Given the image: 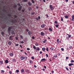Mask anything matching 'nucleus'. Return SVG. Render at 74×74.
I'll list each match as a JSON object with an SVG mask.
<instances>
[{"label":"nucleus","instance_id":"nucleus-53","mask_svg":"<svg viewBox=\"0 0 74 74\" xmlns=\"http://www.w3.org/2000/svg\"><path fill=\"white\" fill-rule=\"evenodd\" d=\"M15 39H16V40H18V37H17L15 38Z\"/></svg>","mask_w":74,"mask_h":74},{"label":"nucleus","instance_id":"nucleus-44","mask_svg":"<svg viewBox=\"0 0 74 74\" xmlns=\"http://www.w3.org/2000/svg\"><path fill=\"white\" fill-rule=\"evenodd\" d=\"M55 26H56V28H58L59 26L58 25H55Z\"/></svg>","mask_w":74,"mask_h":74},{"label":"nucleus","instance_id":"nucleus-27","mask_svg":"<svg viewBox=\"0 0 74 74\" xmlns=\"http://www.w3.org/2000/svg\"><path fill=\"white\" fill-rule=\"evenodd\" d=\"M73 65V63L69 64V66H71V65Z\"/></svg>","mask_w":74,"mask_h":74},{"label":"nucleus","instance_id":"nucleus-62","mask_svg":"<svg viewBox=\"0 0 74 74\" xmlns=\"http://www.w3.org/2000/svg\"><path fill=\"white\" fill-rule=\"evenodd\" d=\"M26 31L27 32H28L29 31V29H27Z\"/></svg>","mask_w":74,"mask_h":74},{"label":"nucleus","instance_id":"nucleus-54","mask_svg":"<svg viewBox=\"0 0 74 74\" xmlns=\"http://www.w3.org/2000/svg\"><path fill=\"white\" fill-rule=\"evenodd\" d=\"M32 39H35V37L34 36H33L32 37Z\"/></svg>","mask_w":74,"mask_h":74},{"label":"nucleus","instance_id":"nucleus-55","mask_svg":"<svg viewBox=\"0 0 74 74\" xmlns=\"http://www.w3.org/2000/svg\"><path fill=\"white\" fill-rule=\"evenodd\" d=\"M9 74H12V72L11 71H10L9 72Z\"/></svg>","mask_w":74,"mask_h":74},{"label":"nucleus","instance_id":"nucleus-31","mask_svg":"<svg viewBox=\"0 0 74 74\" xmlns=\"http://www.w3.org/2000/svg\"><path fill=\"white\" fill-rule=\"evenodd\" d=\"M1 73H4L5 71L4 70H1Z\"/></svg>","mask_w":74,"mask_h":74},{"label":"nucleus","instance_id":"nucleus-20","mask_svg":"<svg viewBox=\"0 0 74 74\" xmlns=\"http://www.w3.org/2000/svg\"><path fill=\"white\" fill-rule=\"evenodd\" d=\"M5 62L6 63V64H8L9 62V61L8 60H5Z\"/></svg>","mask_w":74,"mask_h":74},{"label":"nucleus","instance_id":"nucleus-51","mask_svg":"<svg viewBox=\"0 0 74 74\" xmlns=\"http://www.w3.org/2000/svg\"><path fill=\"white\" fill-rule=\"evenodd\" d=\"M20 37L21 39H23V36H20Z\"/></svg>","mask_w":74,"mask_h":74},{"label":"nucleus","instance_id":"nucleus-34","mask_svg":"<svg viewBox=\"0 0 74 74\" xmlns=\"http://www.w3.org/2000/svg\"><path fill=\"white\" fill-rule=\"evenodd\" d=\"M20 42L21 44H23L24 43V42L23 41H20Z\"/></svg>","mask_w":74,"mask_h":74},{"label":"nucleus","instance_id":"nucleus-42","mask_svg":"<svg viewBox=\"0 0 74 74\" xmlns=\"http://www.w3.org/2000/svg\"><path fill=\"white\" fill-rule=\"evenodd\" d=\"M27 73L29 74V70L27 69Z\"/></svg>","mask_w":74,"mask_h":74},{"label":"nucleus","instance_id":"nucleus-64","mask_svg":"<svg viewBox=\"0 0 74 74\" xmlns=\"http://www.w3.org/2000/svg\"><path fill=\"white\" fill-rule=\"evenodd\" d=\"M36 46H38V43H36Z\"/></svg>","mask_w":74,"mask_h":74},{"label":"nucleus","instance_id":"nucleus-56","mask_svg":"<svg viewBox=\"0 0 74 74\" xmlns=\"http://www.w3.org/2000/svg\"><path fill=\"white\" fill-rule=\"evenodd\" d=\"M46 57H47V58H48L49 57V56H48V54H46Z\"/></svg>","mask_w":74,"mask_h":74},{"label":"nucleus","instance_id":"nucleus-23","mask_svg":"<svg viewBox=\"0 0 74 74\" xmlns=\"http://www.w3.org/2000/svg\"><path fill=\"white\" fill-rule=\"evenodd\" d=\"M28 9L29 11H30L31 10H32V8L31 7H29L28 8Z\"/></svg>","mask_w":74,"mask_h":74},{"label":"nucleus","instance_id":"nucleus-43","mask_svg":"<svg viewBox=\"0 0 74 74\" xmlns=\"http://www.w3.org/2000/svg\"><path fill=\"white\" fill-rule=\"evenodd\" d=\"M17 7V5H14V8H16Z\"/></svg>","mask_w":74,"mask_h":74},{"label":"nucleus","instance_id":"nucleus-52","mask_svg":"<svg viewBox=\"0 0 74 74\" xmlns=\"http://www.w3.org/2000/svg\"><path fill=\"white\" fill-rule=\"evenodd\" d=\"M46 16L47 18H48L49 17V16L48 14H46Z\"/></svg>","mask_w":74,"mask_h":74},{"label":"nucleus","instance_id":"nucleus-19","mask_svg":"<svg viewBox=\"0 0 74 74\" xmlns=\"http://www.w3.org/2000/svg\"><path fill=\"white\" fill-rule=\"evenodd\" d=\"M11 44H12V42L11 41H10L8 42V45H11Z\"/></svg>","mask_w":74,"mask_h":74},{"label":"nucleus","instance_id":"nucleus-12","mask_svg":"<svg viewBox=\"0 0 74 74\" xmlns=\"http://www.w3.org/2000/svg\"><path fill=\"white\" fill-rule=\"evenodd\" d=\"M43 61V62H45L46 61V60L45 58H43L42 60H41V61Z\"/></svg>","mask_w":74,"mask_h":74},{"label":"nucleus","instance_id":"nucleus-33","mask_svg":"<svg viewBox=\"0 0 74 74\" xmlns=\"http://www.w3.org/2000/svg\"><path fill=\"white\" fill-rule=\"evenodd\" d=\"M31 2H32V3L33 4H34L35 3V1L34 0H31Z\"/></svg>","mask_w":74,"mask_h":74},{"label":"nucleus","instance_id":"nucleus-5","mask_svg":"<svg viewBox=\"0 0 74 74\" xmlns=\"http://www.w3.org/2000/svg\"><path fill=\"white\" fill-rule=\"evenodd\" d=\"M21 73H23L24 72V69H21Z\"/></svg>","mask_w":74,"mask_h":74},{"label":"nucleus","instance_id":"nucleus-48","mask_svg":"<svg viewBox=\"0 0 74 74\" xmlns=\"http://www.w3.org/2000/svg\"><path fill=\"white\" fill-rule=\"evenodd\" d=\"M27 51H29L30 50V49H29V48H27Z\"/></svg>","mask_w":74,"mask_h":74},{"label":"nucleus","instance_id":"nucleus-10","mask_svg":"<svg viewBox=\"0 0 74 74\" xmlns=\"http://www.w3.org/2000/svg\"><path fill=\"white\" fill-rule=\"evenodd\" d=\"M12 36H10L9 37V39L10 40H13V39L12 38Z\"/></svg>","mask_w":74,"mask_h":74},{"label":"nucleus","instance_id":"nucleus-15","mask_svg":"<svg viewBox=\"0 0 74 74\" xmlns=\"http://www.w3.org/2000/svg\"><path fill=\"white\" fill-rule=\"evenodd\" d=\"M28 4V5H29V6H30L32 4V3L30 2H28V3H27Z\"/></svg>","mask_w":74,"mask_h":74},{"label":"nucleus","instance_id":"nucleus-50","mask_svg":"<svg viewBox=\"0 0 74 74\" xmlns=\"http://www.w3.org/2000/svg\"><path fill=\"white\" fill-rule=\"evenodd\" d=\"M46 50L47 51H48V47H47L46 49Z\"/></svg>","mask_w":74,"mask_h":74},{"label":"nucleus","instance_id":"nucleus-38","mask_svg":"<svg viewBox=\"0 0 74 74\" xmlns=\"http://www.w3.org/2000/svg\"><path fill=\"white\" fill-rule=\"evenodd\" d=\"M1 34L2 35H4L5 34V33L4 32H1Z\"/></svg>","mask_w":74,"mask_h":74},{"label":"nucleus","instance_id":"nucleus-30","mask_svg":"<svg viewBox=\"0 0 74 74\" xmlns=\"http://www.w3.org/2000/svg\"><path fill=\"white\" fill-rule=\"evenodd\" d=\"M33 48L34 49H36V47L34 45H33Z\"/></svg>","mask_w":74,"mask_h":74},{"label":"nucleus","instance_id":"nucleus-61","mask_svg":"<svg viewBox=\"0 0 74 74\" xmlns=\"http://www.w3.org/2000/svg\"><path fill=\"white\" fill-rule=\"evenodd\" d=\"M65 68L66 70H69L68 68L67 67H66Z\"/></svg>","mask_w":74,"mask_h":74},{"label":"nucleus","instance_id":"nucleus-7","mask_svg":"<svg viewBox=\"0 0 74 74\" xmlns=\"http://www.w3.org/2000/svg\"><path fill=\"white\" fill-rule=\"evenodd\" d=\"M22 6H20L19 8L18 9V10L19 11H21L22 9Z\"/></svg>","mask_w":74,"mask_h":74},{"label":"nucleus","instance_id":"nucleus-60","mask_svg":"<svg viewBox=\"0 0 74 74\" xmlns=\"http://www.w3.org/2000/svg\"><path fill=\"white\" fill-rule=\"evenodd\" d=\"M21 11H22L23 12H25V10L23 9H22V10H21Z\"/></svg>","mask_w":74,"mask_h":74},{"label":"nucleus","instance_id":"nucleus-36","mask_svg":"<svg viewBox=\"0 0 74 74\" xmlns=\"http://www.w3.org/2000/svg\"><path fill=\"white\" fill-rule=\"evenodd\" d=\"M65 18H66V19H68L69 18V16H64Z\"/></svg>","mask_w":74,"mask_h":74},{"label":"nucleus","instance_id":"nucleus-6","mask_svg":"<svg viewBox=\"0 0 74 74\" xmlns=\"http://www.w3.org/2000/svg\"><path fill=\"white\" fill-rule=\"evenodd\" d=\"M45 26V24H43L42 25H41V27L42 28H44Z\"/></svg>","mask_w":74,"mask_h":74},{"label":"nucleus","instance_id":"nucleus-35","mask_svg":"<svg viewBox=\"0 0 74 74\" xmlns=\"http://www.w3.org/2000/svg\"><path fill=\"white\" fill-rule=\"evenodd\" d=\"M47 41V40L46 39H45L44 41H43V43H45Z\"/></svg>","mask_w":74,"mask_h":74},{"label":"nucleus","instance_id":"nucleus-40","mask_svg":"<svg viewBox=\"0 0 74 74\" xmlns=\"http://www.w3.org/2000/svg\"><path fill=\"white\" fill-rule=\"evenodd\" d=\"M35 14V12H34L31 13V14H32V15Z\"/></svg>","mask_w":74,"mask_h":74},{"label":"nucleus","instance_id":"nucleus-4","mask_svg":"<svg viewBox=\"0 0 74 74\" xmlns=\"http://www.w3.org/2000/svg\"><path fill=\"white\" fill-rule=\"evenodd\" d=\"M11 28L12 27H10L8 28V31L9 33L11 31Z\"/></svg>","mask_w":74,"mask_h":74},{"label":"nucleus","instance_id":"nucleus-46","mask_svg":"<svg viewBox=\"0 0 74 74\" xmlns=\"http://www.w3.org/2000/svg\"><path fill=\"white\" fill-rule=\"evenodd\" d=\"M17 5L19 6H21V4H20V3H18Z\"/></svg>","mask_w":74,"mask_h":74},{"label":"nucleus","instance_id":"nucleus-49","mask_svg":"<svg viewBox=\"0 0 74 74\" xmlns=\"http://www.w3.org/2000/svg\"><path fill=\"white\" fill-rule=\"evenodd\" d=\"M14 17L15 18H16L18 17L17 16H16V15H14Z\"/></svg>","mask_w":74,"mask_h":74},{"label":"nucleus","instance_id":"nucleus-28","mask_svg":"<svg viewBox=\"0 0 74 74\" xmlns=\"http://www.w3.org/2000/svg\"><path fill=\"white\" fill-rule=\"evenodd\" d=\"M57 55L58 56H60L61 55L60 53H57Z\"/></svg>","mask_w":74,"mask_h":74},{"label":"nucleus","instance_id":"nucleus-63","mask_svg":"<svg viewBox=\"0 0 74 74\" xmlns=\"http://www.w3.org/2000/svg\"><path fill=\"white\" fill-rule=\"evenodd\" d=\"M3 11L4 12H6V10H4H4H3Z\"/></svg>","mask_w":74,"mask_h":74},{"label":"nucleus","instance_id":"nucleus-22","mask_svg":"<svg viewBox=\"0 0 74 74\" xmlns=\"http://www.w3.org/2000/svg\"><path fill=\"white\" fill-rule=\"evenodd\" d=\"M33 62V61L32 60H30L29 61V63H30V64H32Z\"/></svg>","mask_w":74,"mask_h":74},{"label":"nucleus","instance_id":"nucleus-11","mask_svg":"<svg viewBox=\"0 0 74 74\" xmlns=\"http://www.w3.org/2000/svg\"><path fill=\"white\" fill-rule=\"evenodd\" d=\"M9 54L11 57H13L14 55V54L12 53H10Z\"/></svg>","mask_w":74,"mask_h":74},{"label":"nucleus","instance_id":"nucleus-45","mask_svg":"<svg viewBox=\"0 0 74 74\" xmlns=\"http://www.w3.org/2000/svg\"><path fill=\"white\" fill-rule=\"evenodd\" d=\"M71 63L74 62V60H71Z\"/></svg>","mask_w":74,"mask_h":74},{"label":"nucleus","instance_id":"nucleus-24","mask_svg":"<svg viewBox=\"0 0 74 74\" xmlns=\"http://www.w3.org/2000/svg\"><path fill=\"white\" fill-rule=\"evenodd\" d=\"M50 49L51 51H52L54 49V48L53 47H50Z\"/></svg>","mask_w":74,"mask_h":74},{"label":"nucleus","instance_id":"nucleus-25","mask_svg":"<svg viewBox=\"0 0 74 74\" xmlns=\"http://www.w3.org/2000/svg\"><path fill=\"white\" fill-rule=\"evenodd\" d=\"M28 34H29L30 35L32 34V32L30 31H29L28 32Z\"/></svg>","mask_w":74,"mask_h":74},{"label":"nucleus","instance_id":"nucleus-26","mask_svg":"<svg viewBox=\"0 0 74 74\" xmlns=\"http://www.w3.org/2000/svg\"><path fill=\"white\" fill-rule=\"evenodd\" d=\"M3 63V61H0V64H2Z\"/></svg>","mask_w":74,"mask_h":74},{"label":"nucleus","instance_id":"nucleus-41","mask_svg":"<svg viewBox=\"0 0 74 74\" xmlns=\"http://www.w3.org/2000/svg\"><path fill=\"white\" fill-rule=\"evenodd\" d=\"M47 29V28H45L43 29V30L45 31Z\"/></svg>","mask_w":74,"mask_h":74},{"label":"nucleus","instance_id":"nucleus-32","mask_svg":"<svg viewBox=\"0 0 74 74\" xmlns=\"http://www.w3.org/2000/svg\"><path fill=\"white\" fill-rule=\"evenodd\" d=\"M8 16H9V17H11L12 16V15L11 14H8Z\"/></svg>","mask_w":74,"mask_h":74},{"label":"nucleus","instance_id":"nucleus-2","mask_svg":"<svg viewBox=\"0 0 74 74\" xmlns=\"http://www.w3.org/2000/svg\"><path fill=\"white\" fill-rule=\"evenodd\" d=\"M25 59V57L23 56H21L20 57V59L21 60H23Z\"/></svg>","mask_w":74,"mask_h":74},{"label":"nucleus","instance_id":"nucleus-16","mask_svg":"<svg viewBox=\"0 0 74 74\" xmlns=\"http://www.w3.org/2000/svg\"><path fill=\"white\" fill-rule=\"evenodd\" d=\"M46 48L45 47H43L42 49V50L43 51H45Z\"/></svg>","mask_w":74,"mask_h":74},{"label":"nucleus","instance_id":"nucleus-8","mask_svg":"<svg viewBox=\"0 0 74 74\" xmlns=\"http://www.w3.org/2000/svg\"><path fill=\"white\" fill-rule=\"evenodd\" d=\"M72 19H71V21H74V15H73L72 16Z\"/></svg>","mask_w":74,"mask_h":74},{"label":"nucleus","instance_id":"nucleus-14","mask_svg":"<svg viewBox=\"0 0 74 74\" xmlns=\"http://www.w3.org/2000/svg\"><path fill=\"white\" fill-rule=\"evenodd\" d=\"M36 50L37 51H39L40 50V48L39 47H36Z\"/></svg>","mask_w":74,"mask_h":74},{"label":"nucleus","instance_id":"nucleus-57","mask_svg":"<svg viewBox=\"0 0 74 74\" xmlns=\"http://www.w3.org/2000/svg\"><path fill=\"white\" fill-rule=\"evenodd\" d=\"M61 21H63V19L62 17H61Z\"/></svg>","mask_w":74,"mask_h":74},{"label":"nucleus","instance_id":"nucleus-1","mask_svg":"<svg viewBox=\"0 0 74 74\" xmlns=\"http://www.w3.org/2000/svg\"><path fill=\"white\" fill-rule=\"evenodd\" d=\"M11 22L15 23H18L17 21H16V19H15L14 20H12L11 21Z\"/></svg>","mask_w":74,"mask_h":74},{"label":"nucleus","instance_id":"nucleus-18","mask_svg":"<svg viewBox=\"0 0 74 74\" xmlns=\"http://www.w3.org/2000/svg\"><path fill=\"white\" fill-rule=\"evenodd\" d=\"M66 34L68 35V36H69V37L70 38L71 37V35H69L68 34L66 33Z\"/></svg>","mask_w":74,"mask_h":74},{"label":"nucleus","instance_id":"nucleus-37","mask_svg":"<svg viewBox=\"0 0 74 74\" xmlns=\"http://www.w3.org/2000/svg\"><path fill=\"white\" fill-rule=\"evenodd\" d=\"M16 72L17 73H19V70H18V69L16 70Z\"/></svg>","mask_w":74,"mask_h":74},{"label":"nucleus","instance_id":"nucleus-9","mask_svg":"<svg viewBox=\"0 0 74 74\" xmlns=\"http://www.w3.org/2000/svg\"><path fill=\"white\" fill-rule=\"evenodd\" d=\"M11 34H15V32L13 30H12L11 31Z\"/></svg>","mask_w":74,"mask_h":74},{"label":"nucleus","instance_id":"nucleus-21","mask_svg":"<svg viewBox=\"0 0 74 74\" xmlns=\"http://www.w3.org/2000/svg\"><path fill=\"white\" fill-rule=\"evenodd\" d=\"M49 30L51 32H52V29L51 28L49 27Z\"/></svg>","mask_w":74,"mask_h":74},{"label":"nucleus","instance_id":"nucleus-47","mask_svg":"<svg viewBox=\"0 0 74 74\" xmlns=\"http://www.w3.org/2000/svg\"><path fill=\"white\" fill-rule=\"evenodd\" d=\"M54 23L55 24H57L58 23V22L57 21H54Z\"/></svg>","mask_w":74,"mask_h":74},{"label":"nucleus","instance_id":"nucleus-3","mask_svg":"<svg viewBox=\"0 0 74 74\" xmlns=\"http://www.w3.org/2000/svg\"><path fill=\"white\" fill-rule=\"evenodd\" d=\"M49 8H50L51 10H54L53 7L52 6V5H50Z\"/></svg>","mask_w":74,"mask_h":74},{"label":"nucleus","instance_id":"nucleus-39","mask_svg":"<svg viewBox=\"0 0 74 74\" xmlns=\"http://www.w3.org/2000/svg\"><path fill=\"white\" fill-rule=\"evenodd\" d=\"M23 1L24 2H27V0H23Z\"/></svg>","mask_w":74,"mask_h":74},{"label":"nucleus","instance_id":"nucleus-17","mask_svg":"<svg viewBox=\"0 0 74 74\" xmlns=\"http://www.w3.org/2000/svg\"><path fill=\"white\" fill-rule=\"evenodd\" d=\"M40 34L41 35H45L44 33L42 32H41Z\"/></svg>","mask_w":74,"mask_h":74},{"label":"nucleus","instance_id":"nucleus-29","mask_svg":"<svg viewBox=\"0 0 74 74\" xmlns=\"http://www.w3.org/2000/svg\"><path fill=\"white\" fill-rule=\"evenodd\" d=\"M54 58H56L57 57V55L56 54V55H54V56H53Z\"/></svg>","mask_w":74,"mask_h":74},{"label":"nucleus","instance_id":"nucleus-59","mask_svg":"<svg viewBox=\"0 0 74 74\" xmlns=\"http://www.w3.org/2000/svg\"><path fill=\"white\" fill-rule=\"evenodd\" d=\"M61 49L62 51H64V49L63 48H62Z\"/></svg>","mask_w":74,"mask_h":74},{"label":"nucleus","instance_id":"nucleus-58","mask_svg":"<svg viewBox=\"0 0 74 74\" xmlns=\"http://www.w3.org/2000/svg\"><path fill=\"white\" fill-rule=\"evenodd\" d=\"M31 58H32L33 59H34V56H33L31 57Z\"/></svg>","mask_w":74,"mask_h":74},{"label":"nucleus","instance_id":"nucleus-13","mask_svg":"<svg viewBox=\"0 0 74 74\" xmlns=\"http://www.w3.org/2000/svg\"><path fill=\"white\" fill-rule=\"evenodd\" d=\"M12 62H16V60L15 59H13L12 60Z\"/></svg>","mask_w":74,"mask_h":74}]
</instances>
